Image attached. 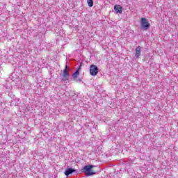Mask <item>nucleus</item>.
Returning a JSON list of instances; mask_svg holds the SVG:
<instances>
[{"instance_id": "f257e3e1", "label": "nucleus", "mask_w": 178, "mask_h": 178, "mask_svg": "<svg viewBox=\"0 0 178 178\" xmlns=\"http://www.w3.org/2000/svg\"><path fill=\"white\" fill-rule=\"evenodd\" d=\"M92 168H94L92 165H85L82 171L86 174V176H92L95 175V172L91 170Z\"/></svg>"}, {"instance_id": "f03ea898", "label": "nucleus", "mask_w": 178, "mask_h": 178, "mask_svg": "<svg viewBox=\"0 0 178 178\" xmlns=\"http://www.w3.org/2000/svg\"><path fill=\"white\" fill-rule=\"evenodd\" d=\"M140 24L143 30H148L151 26L146 18H141Z\"/></svg>"}, {"instance_id": "7ed1b4c3", "label": "nucleus", "mask_w": 178, "mask_h": 178, "mask_svg": "<svg viewBox=\"0 0 178 178\" xmlns=\"http://www.w3.org/2000/svg\"><path fill=\"white\" fill-rule=\"evenodd\" d=\"M90 73L91 76H97L98 74V67L95 65H90Z\"/></svg>"}, {"instance_id": "20e7f679", "label": "nucleus", "mask_w": 178, "mask_h": 178, "mask_svg": "<svg viewBox=\"0 0 178 178\" xmlns=\"http://www.w3.org/2000/svg\"><path fill=\"white\" fill-rule=\"evenodd\" d=\"M68 77H69V73L67 72V65H66L63 72V80L64 81H67V80H68Z\"/></svg>"}, {"instance_id": "39448f33", "label": "nucleus", "mask_w": 178, "mask_h": 178, "mask_svg": "<svg viewBox=\"0 0 178 178\" xmlns=\"http://www.w3.org/2000/svg\"><path fill=\"white\" fill-rule=\"evenodd\" d=\"M114 10L118 15H120L123 12V8L120 5H115L114 6Z\"/></svg>"}, {"instance_id": "423d86ee", "label": "nucleus", "mask_w": 178, "mask_h": 178, "mask_svg": "<svg viewBox=\"0 0 178 178\" xmlns=\"http://www.w3.org/2000/svg\"><path fill=\"white\" fill-rule=\"evenodd\" d=\"M140 55H141V47L138 46L136 49L135 56L136 58H139Z\"/></svg>"}, {"instance_id": "0eeeda50", "label": "nucleus", "mask_w": 178, "mask_h": 178, "mask_svg": "<svg viewBox=\"0 0 178 178\" xmlns=\"http://www.w3.org/2000/svg\"><path fill=\"white\" fill-rule=\"evenodd\" d=\"M73 172H76V170H74L73 168H67V170H65L64 173H65V176H69V175H72V173H73Z\"/></svg>"}, {"instance_id": "6e6552de", "label": "nucleus", "mask_w": 178, "mask_h": 178, "mask_svg": "<svg viewBox=\"0 0 178 178\" xmlns=\"http://www.w3.org/2000/svg\"><path fill=\"white\" fill-rule=\"evenodd\" d=\"M87 2L90 8H92V6H94V1L92 0H88Z\"/></svg>"}, {"instance_id": "1a4fd4ad", "label": "nucleus", "mask_w": 178, "mask_h": 178, "mask_svg": "<svg viewBox=\"0 0 178 178\" xmlns=\"http://www.w3.org/2000/svg\"><path fill=\"white\" fill-rule=\"evenodd\" d=\"M79 74H80V72H79V71H76V72L72 74L73 79H77V77H79Z\"/></svg>"}]
</instances>
